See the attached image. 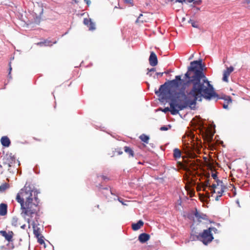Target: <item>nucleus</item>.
Wrapping results in <instances>:
<instances>
[{"label": "nucleus", "instance_id": "62", "mask_svg": "<svg viewBox=\"0 0 250 250\" xmlns=\"http://www.w3.org/2000/svg\"><path fill=\"white\" fill-rule=\"evenodd\" d=\"M142 16H143V15H142V14H141L140 15L139 17H142Z\"/></svg>", "mask_w": 250, "mask_h": 250}, {"label": "nucleus", "instance_id": "21", "mask_svg": "<svg viewBox=\"0 0 250 250\" xmlns=\"http://www.w3.org/2000/svg\"><path fill=\"white\" fill-rule=\"evenodd\" d=\"M139 139L143 142L148 144L149 140V137L145 134H142L139 136Z\"/></svg>", "mask_w": 250, "mask_h": 250}, {"label": "nucleus", "instance_id": "24", "mask_svg": "<svg viewBox=\"0 0 250 250\" xmlns=\"http://www.w3.org/2000/svg\"><path fill=\"white\" fill-rule=\"evenodd\" d=\"M188 22V23H191V24L193 27L196 28H199V26L198 24V23H197V22L194 21L193 20L190 19Z\"/></svg>", "mask_w": 250, "mask_h": 250}, {"label": "nucleus", "instance_id": "27", "mask_svg": "<svg viewBox=\"0 0 250 250\" xmlns=\"http://www.w3.org/2000/svg\"><path fill=\"white\" fill-rule=\"evenodd\" d=\"M171 128L170 125H163L160 127V130L162 131H167Z\"/></svg>", "mask_w": 250, "mask_h": 250}, {"label": "nucleus", "instance_id": "8", "mask_svg": "<svg viewBox=\"0 0 250 250\" xmlns=\"http://www.w3.org/2000/svg\"><path fill=\"white\" fill-rule=\"evenodd\" d=\"M3 160V164L8 165V167H10L13 163H15V157L14 155H12V153L9 155L6 154V156L4 157Z\"/></svg>", "mask_w": 250, "mask_h": 250}, {"label": "nucleus", "instance_id": "25", "mask_svg": "<svg viewBox=\"0 0 250 250\" xmlns=\"http://www.w3.org/2000/svg\"><path fill=\"white\" fill-rule=\"evenodd\" d=\"M8 187L9 185L6 183L2 184L0 186V192L4 191L7 188H8Z\"/></svg>", "mask_w": 250, "mask_h": 250}, {"label": "nucleus", "instance_id": "56", "mask_svg": "<svg viewBox=\"0 0 250 250\" xmlns=\"http://www.w3.org/2000/svg\"><path fill=\"white\" fill-rule=\"evenodd\" d=\"M236 191H234L233 192V196H235V195H236Z\"/></svg>", "mask_w": 250, "mask_h": 250}, {"label": "nucleus", "instance_id": "5", "mask_svg": "<svg viewBox=\"0 0 250 250\" xmlns=\"http://www.w3.org/2000/svg\"><path fill=\"white\" fill-rule=\"evenodd\" d=\"M167 98H169L170 99V102L169 103L170 107H166L164 109H162L161 111L166 113L167 112L169 111L170 113L173 115H176L179 113V111H180L178 108V97H166Z\"/></svg>", "mask_w": 250, "mask_h": 250}, {"label": "nucleus", "instance_id": "14", "mask_svg": "<svg viewBox=\"0 0 250 250\" xmlns=\"http://www.w3.org/2000/svg\"><path fill=\"white\" fill-rule=\"evenodd\" d=\"M7 213V205L4 203L0 204V215L4 216Z\"/></svg>", "mask_w": 250, "mask_h": 250}, {"label": "nucleus", "instance_id": "37", "mask_svg": "<svg viewBox=\"0 0 250 250\" xmlns=\"http://www.w3.org/2000/svg\"><path fill=\"white\" fill-rule=\"evenodd\" d=\"M209 174L208 173V175H207V180H206V182H205V184H206V186H208L209 185V180H208V178H209Z\"/></svg>", "mask_w": 250, "mask_h": 250}, {"label": "nucleus", "instance_id": "32", "mask_svg": "<svg viewBox=\"0 0 250 250\" xmlns=\"http://www.w3.org/2000/svg\"><path fill=\"white\" fill-rule=\"evenodd\" d=\"M208 229L210 231V233H211L212 231H213L215 233H218V229L214 227H209Z\"/></svg>", "mask_w": 250, "mask_h": 250}, {"label": "nucleus", "instance_id": "36", "mask_svg": "<svg viewBox=\"0 0 250 250\" xmlns=\"http://www.w3.org/2000/svg\"><path fill=\"white\" fill-rule=\"evenodd\" d=\"M37 208L38 209V211H37V213H35V214H36V217H35V219H36V220L37 222H38V219L39 218V215H38V211H39V208L38 207V205H37ZM33 216V214H32V217Z\"/></svg>", "mask_w": 250, "mask_h": 250}, {"label": "nucleus", "instance_id": "15", "mask_svg": "<svg viewBox=\"0 0 250 250\" xmlns=\"http://www.w3.org/2000/svg\"><path fill=\"white\" fill-rule=\"evenodd\" d=\"M144 225V222L142 220H139L137 223H132V229L133 230L139 229Z\"/></svg>", "mask_w": 250, "mask_h": 250}, {"label": "nucleus", "instance_id": "13", "mask_svg": "<svg viewBox=\"0 0 250 250\" xmlns=\"http://www.w3.org/2000/svg\"><path fill=\"white\" fill-rule=\"evenodd\" d=\"M1 144L4 147H9L11 144V141L7 136H4L0 139Z\"/></svg>", "mask_w": 250, "mask_h": 250}, {"label": "nucleus", "instance_id": "58", "mask_svg": "<svg viewBox=\"0 0 250 250\" xmlns=\"http://www.w3.org/2000/svg\"><path fill=\"white\" fill-rule=\"evenodd\" d=\"M118 153H119V154H122L123 153V152L122 151H121V152H119Z\"/></svg>", "mask_w": 250, "mask_h": 250}, {"label": "nucleus", "instance_id": "52", "mask_svg": "<svg viewBox=\"0 0 250 250\" xmlns=\"http://www.w3.org/2000/svg\"><path fill=\"white\" fill-rule=\"evenodd\" d=\"M195 0H187V1L188 2V3H191L192 2H194Z\"/></svg>", "mask_w": 250, "mask_h": 250}, {"label": "nucleus", "instance_id": "20", "mask_svg": "<svg viewBox=\"0 0 250 250\" xmlns=\"http://www.w3.org/2000/svg\"><path fill=\"white\" fill-rule=\"evenodd\" d=\"M173 157L175 159H179L181 157V153L179 149L176 148L173 150Z\"/></svg>", "mask_w": 250, "mask_h": 250}, {"label": "nucleus", "instance_id": "50", "mask_svg": "<svg viewBox=\"0 0 250 250\" xmlns=\"http://www.w3.org/2000/svg\"><path fill=\"white\" fill-rule=\"evenodd\" d=\"M86 2L87 5H89L91 3L90 0H86Z\"/></svg>", "mask_w": 250, "mask_h": 250}, {"label": "nucleus", "instance_id": "31", "mask_svg": "<svg viewBox=\"0 0 250 250\" xmlns=\"http://www.w3.org/2000/svg\"><path fill=\"white\" fill-rule=\"evenodd\" d=\"M91 21V19H88L87 18H84L83 20V23L87 25L88 27V25H89V23H90V21Z\"/></svg>", "mask_w": 250, "mask_h": 250}, {"label": "nucleus", "instance_id": "53", "mask_svg": "<svg viewBox=\"0 0 250 250\" xmlns=\"http://www.w3.org/2000/svg\"><path fill=\"white\" fill-rule=\"evenodd\" d=\"M211 190H212L211 192H212V193H215V189H212Z\"/></svg>", "mask_w": 250, "mask_h": 250}, {"label": "nucleus", "instance_id": "51", "mask_svg": "<svg viewBox=\"0 0 250 250\" xmlns=\"http://www.w3.org/2000/svg\"><path fill=\"white\" fill-rule=\"evenodd\" d=\"M25 227H26V225L25 224H24L23 225H22L21 228L22 229H25Z\"/></svg>", "mask_w": 250, "mask_h": 250}, {"label": "nucleus", "instance_id": "1", "mask_svg": "<svg viewBox=\"0 0 250 250\" xmlns=\"http://www.w3.org/2000/svg\"><path fill=\"white\" fill-rule=\"evenodd\" d=\"M205 67L201 59L190 62L184 76L187 82L184 83L183 87H181L179 93H177L180 95V98L178 99L180 110L188 106L191 109L195 108L199 97L197 92L207 101H211L217 96L209 86V81L204 72Z\"/></svg>", "mask_w": 250, "mask_h": 250}, {"label": "nucleus", "instance_id": "29", "mask_svg": "<svg viewBox=\"0 0 250 250\" xmlns=\"http://www.w3.org/2000/svg\"><path fill=\"white\" fill-rule=\"evenodd\" d=\"M148 72L146 73L147 75H148L149 77L152 76V73L151 72H153L154 71H155L156 69L155 68H151L150 69L147 68Z\"/></svg>", "mask_w": 250, "mask_h": 250}, {"label": "nucleus", "instance_id": "42", "mask_svg": "<svg viewBox=\"0 0 250 250\" xmlns=\"http://www.w3.org/2000/svg\"><path fill=\"white\" fill-rule=\"evenodd\" d=\"M216 182H217V185H220V184H223V182L218 179H217L215 180Z\"/></svg>", "mask_w": 250, "mask_h": 250}, {"label": "nucleus", "instance_id": "10", "mask_svg": "<svg viewBox=\"0 0 250 250\" xmlns=\"http://www.w3.org/2000/svg\"><path fill=\"white\" fill-rule=\"evenodd\" d=\"M233 67L230 66L229 67H227V69L224 71L222 79L224 82H228V78L230 74L233 71Z\"/></svg>", "mask_w": 250, "mask_h": 250}, {"label": "nucleus", "instance_id": "40", "mask_svg": "<svg viewBox=\"0 0 250 250\" xmlns=\"http://www.w3.org/2000/svg\"><path fill=\"white\" fill-rule=\"evenodd\" d=\"M9 73H8V75L10 76V73H11V72L12 71V67H11V62H9Z\"/></svg>", "mask_w": 250, "mask_h": 250}, {"label": "nucleus", "instance_id": "12", "mask_svg": "<svg viewBox=\"0 0 250 250\" xmlns=\"http://www.w3.org/2000/svg\"><path fill=\"white\" fill-rule=\"evenodd\" d=\"M149 239L150 235L146 233H142L138 237V240L141 243L146 242Z\"/></svg>", "mask_w": 250, "mask_h": 250}, {"label": "nucleus", "instance_id": "30", "mask_svg": "<svg viewBox=\"0 0 250 250\" xmlns=\"http://www.w3.org/2000/svg\"><path fill=\"white\" fill-rule=\"evenodd\" d=\"M221 189L217 192V193L219 195H222L223 193L224 192V189L226 188V186L223 185H221Z\"/></svg>", "mask_w": 250, "mask_h": 250}, {"label": "nucleus", "instance_id": "47", "mask_svg": "<svg viewBox=\"0 0 250 250\" xmlns=\"http://www.w3.org/2000/svg\"><path fill=\"white\" fill-rule=\"evenodd\" d=\"M171 71L170 70H167L166 71H165L164 73L166 74H169V73H170Z\"/></svg>", "mask_w": 250, "mask_h": 250}, {"label": "nucleus", "instance_id": "35", "mask_svg": "<svg viewBox=\"0 0 250 250\" xmlns=\"http://www.w3.org/2000/svg\"><path fill=\"white\" fill-rule=\"evenodd\" d=\"M202 0H195L193 2V4L199 5L202 3Z\"/></svg>", "mask_w": 250, "mask_h": 250}, {"label": "nucleus", "instance_id": "59", "mask_svg": "<svg viewBox=\"0 0 250 250\" xmlns=\"http://www.w3.org/2000/svg\"><path fill=\"white\" fill-rule=\"evenodd\" d=\"M237 204H238V206L240 207L239 203V201H237Z\"/></svg>", "mask_w": 250, "mask_h": 250}, {"label": "nucleus", "instance_id": "6", "mask_svg": "<svg viewBox=\"0 0 250 250\" xmlns=\"http://www.w3.org/2000/svg\"><path fill=\"white\" fill-rule=\"evenodd\" d=\"M198 237L200 238V241L205 245H208L213 239V235L208 229L204 230L202 233H199Z\"/></svg>", "mask_w": 250, "mask_h": 250}, {"label": "nucleus", "instance_id": "22", "mask_svg": "<svg viewBox=\"0 0 250 250\" xmlns=\"http://www.w3.org/2000/svg\"><path fill=\"white\" fill-rule=\"evenodd\" d=\"M18 218L16 217V216H14L12 218V221H11V225L13 226H14L15 227H17L18 226Z\"/></svg>", "mask_w": 250, "mask_h": 250}, {"label": "nucleus", "instance_id": "41", "mask_svg": "<svg viewBox=\"0 0 250 250\" xmlns=\"http://www.w3.org/2000/svg\"><path fill=\"white\" fill-rule=\"evenodd\" d=\"M163 74H164V72H156L155 74L157 76V77H162L163 75Z\"/></svg>", "mask_w": 250, "mask_h": 250}, {"label": "nucleus", "instance_id": "63", "mask_svg": "<svg viewBox=\"0 0 250 250\" xmlns=\"http://www.w3.org/2000/svg\"><path fill=\"white\" fill-rule=\"evenodd\" d=\"M2 167V166H1V165L0 164V167Z\"/></svg>", "mask_w": 250, "mask_h": 250}, {"label": "nucleus", "instance_id": "61", "mask_svg": "<svg viewBox=\"0 0 250 250\" xmlns=\"http://www.w3.org/2000/svg\"><path fill=\"white\" fill-rule=\"evenodd\" d=\"M29 221H30V219H28L27 220V222L29 223Z\"/></svg>", "mask_w": 250, "mask_h": 250}, {"label": "nucleus", "instance_id": "39", "mask_svg": "<svg viewBox=\"0 0 250 250\" xmlns=\"http://www.w3.org/2000/svg\"><path fill=\"white\" fill-rule=\"evenodd\" d=\"M211 176L215 180L218 179L217 173H212L211 174Z\"/></svg>", "mask_w": 250, "mask_h": 250}, {"label": "nucleus", "instance_id": "45", "mask_svg": "<svg viewBox=\"0 0 250 250\" xmlns=\"http://www.w3.org/2000/svg\"><path fill=\"white\" fill-rule=\"evenodd\" d=\"M191 6L193 8H195L196 11L200 10V8L198 7H195L194 5H191Z\"/></svg>", "mask_w": 250, "mask_h": 250}, {"label": "nucleus", "instance_id": "44", "mask_svg": "<svg viewBox=\"0 0 250 250\" xmlns=\"http://www.w3.org/2000/svg\"><path fill=\"white\" fill-rule=\"evenodd\" d=\"M186 0H175V2H180V3H183L184 2H186Z\"/></svg>", "mask_w": 250, "mask_h": 250}, {"label": "nucleus", "instance_id": "43", "mask_svg": "<svg viewBox=\"0 0 250 250\" xmlns=\"http://www.w3.org/2000/svg\"><path fill=\"white\" fill-rule=\"evenodd\" d=\"M196 93L198 95V96H199V97H198L199 98H198L197 101H198L199 102H201L202 101V98H203V97L202 96H200V95L199 93H198L197 92Z\"/></svg>", "mask_w": 250, "mask_h": 250}, {"label": "nucleus", "instance_id": "26", "mask_svg": "<svg viewBox=\"0 0 250 250\" xmlns=\"http://www.w3.org/2000/svg\"><path fill=\"white\" fill-rule=\"evenodd\" d=\"M89 30H93L95 29V23L92 22V21H90V23H89V25H88L87 27Z\"/></svg>", "mask_w": 250, "mask_h": 250}, {"label": "nucleus", "instance_id": "34", "mask_svg": "<svg viewBox=\"0 0 250 250\" xmlns=\"http://www.w3.org/2000/svg\"><path fill=\"white\" fill-rule=\"evenodd\" d=\"M243 4H247V7L248 8H250V0H245L243 2Z\"/></svg>", "mask_w": 250, "mask_h": 250}, {"label": "nucleus", "instance_id": "4", "mask_svg": "<svg viewBox=\"0 0 250 250\" xmlns=\"http://www.w3.org/2000/svg\"><path fill=\"white\" fill-rule=\"evenodd\" d=\"M98 178H101L103 181L101 183L96 185V187L98 188L99 191L101 192L102 194L107 199V192H109L111 195H115L114 190H112L110 187H104V181H108L109 178L104 175H97Z\"/></svg>", "mask_w": 250, "mask_h": 250}, {"label": "nucleus", "instance_id": "57", "mask_svg": "<svg viewBox=\"0 0 250 250\" xmlns=\"http://www.w3.org/2000/svg\"><path fill=\"white\" fill-rule=\"evenodd\" d=\"M216 225L218 226H220V223H216Z\"/></svg>", "mask_w": 250, "mask_h": 250}, {"label": "nucleus", "instance_id": "33", "mask_svg": "<svg viewBox=\"0 0 250 250\" xmlns=\"http://www.w3.org/2000/svg\"><path fill=\"white\" fill-rule=\"evenodd\" d=\"M125 3L126 4H129L131 6L133 5V0H124Z\"/></svg>", "mask_w": 250, "mask_h": 250}, {"label": "nucleus", "instance_id": "48", "mask_svg": "<svg viewBox=\"0 0 250 250\" xmlns=\"http://www.w3.org/2000/svg\"><path fill=\"white\" fill-rule=\"evenodd\" d=\"M223 108H225V109H227L228 108V104H224Z\"/></svg>", "mask_w": 250, "mask_h": 250}, {"label": "nucleus", "instance_id": "60", "mask_svg": "<svg viewBox=\"0 0 250 250\" xmlns=\"http://www.w3.org/2000/svg\"><path fill=\"white\" fill-rule=\"evenodd\" d=\"M138 163L139 164H142V163H141V162H139Z\"/></svg>", "mask_w": 250, "mask_h": 250}, {"label": "nucleus", "instance_id": "16", "mask_svg": "<svg viewBox=\"0 0 250 250\" xmlns=\"http://www.w3.org/2000/svg\"><path fill=\"white\" fill-rule=\"evenodd\" d=\"M32 225H33V228L34 234L35 235L36 237H38L41 235H42L40 232V228L36 226V224L34 222L33 223Z\"/></svg>", "mask_w": 250, "mask_h": 250}, {"label": "nucleus", "instance_id": "7", "mask_svg": "<svg viewBox=\"0 0 250 250\" xmlns=\"http://www.w3.org/2000/svg\"><path fill=\"white\" fill-rule=\"evenodd\" d=\"M209 86H210L209 87H211V88L213 89V92L215 93V94H216V95H217L216 96L213 97L212 100H214L215 102H217L219 99H222V100H224L225 101H227L228 103H229V102H231L232 100H231L230 96H226L225 95H223L222 96H220L218 94H217L216 92L213 85L210 83V81H209Z\"/></svg>", "mask_w": 250, "mask_h": 250}, {"label": "nucleus", "instance_id": "11", "mask_svg": "<svg viewBox=\"0 0 250 250\" xmlns=\"http://www.w3.org/2000/svg\"><path fill=\"white\" fill-rule=\"evenodd\" d=\"M0 234L3 236L5 239L8 242L12 241V237L14 235V233L12 231H9L8 233H7L5 230L0 231Z\"/></svg>", "mask_w": 250, "mask_h": 250}, {"label": "nucleus", "instance_id": "23", "mask_svg": "<svg viewBox=\"0 0 250 250\" xmlns=\"http://www.w3.org/2000/svg\"><path fill=\"white\" fill-rule=\"evenodd\" d=\"M36 238L38 239V242L41 245H44V247H45L44 237L42 235H41L40 236Z\"/></svg>", "mask_w": 250, "mask_h": 250}, {"label": "nucleus", "instance_id": "18", "mask_svg": "<svg viewBox=\"0 0 250 250\" xmlns=\"http://www.w3.org/2000/svg\"><path fill=\"white\" fill-rule=\"evenodd\" d=\"M56 42V41H54L52 42L51 41L46 40L44 42H41L38 43V44L40 46H51L53 43H55Z\"/></svg>", "mask_w": 250, "mask_h": 250}, {"label": "nucleus", "instance_id": "19", "mask_svg": "<svg viewBox=\"0 0 250 250\" xmlns=\"http://www.w3.org/2000/svg\"><path fill=\"white\" fill-rule=\"evenodd\" d=\"M124 151L125 153H127L129 155V157H134V153L133 150L129 146H125L124 147Z\"/></svg>", "mask_w": 250, "mask_h": 250}, {"label": "nucleus", "instance_id": "38", "mask_svg": "<svg viewBox=\"0 0 250 250\" xmlns=\"http://www.w3.org/2000/svg\"><path fill=\"white\" fill-rule=\"evenodd\" d=\"M115 194H116L115 193ZM114 195L116 196V197L117 198L118 200L120 203H121L123 205H125L124 203L123 202L124 199L123 198H120V197H118L117 196H116V195Z\"/></svg>", "mask_w": 250, "mask_h": 250}, {"label": "nucleus", "instance_id": "46", "mask_svg": "<svg viewBox=\"0 0 250 250\" xmlns=\"http://www.w3.org/2000/svg\"><path fill=\"white\" fill-rule=\"evenodd\" d=\"M221 197V195H219L218 196H217L215 198V200L216 201H218L219 199V198Z\"/></svg>", "mask_w": 250, "mask_h": 250}, {"label": "nucleus", "instance_id": "28", "mask_svg": "<svg viewBox=\"0 0 250 250\" xmlns=\"http://www.w3.org/2000/svg\"><path fill=\"white\" fill-rule=\"evenodd\" d=\"M197 237H198V235L191 234L190 237V239L192 241H194L196 240H198L200 241V238Z\"/></svg>", "mask_w": 250, "mask_h": 250}, {"label": "nucleus", "instance_id": "54", "mask_svg": "<svg viewBox=\"0 0 250 250\" xmlns=\"http://www.w3.org/2000/svg\"><path fill=\"white\" fill-rule=\"evenodd\" d=\"M8 77L9 78V79H12V76H11V75H10V76H9V75H8Z\"/></svg>", "mask_w": 250, "mask_h": 250}, {"label": "nucleus", "instance_id": "55", "mask_svg": "<svg viewBox=\"0 0 250 250\" xmlns=\"http://www.w3.org/2000/svg\"><path fill=\"white\" fill-rule=\"evenodd\" d=\"M149 145H150V146H151L152 147H154V145H153V144H149Z\"/></svg>", "mask_w": 250, "mask_h": 250}, {"label": "nucleus", "instance_id": "17", "mask_svg": "<svg viewBox=\"0 0 250 250\" xmlns=\"http://www.w3.org/2000/svg\"><path fill=\"white\" fill-rule=\"evenodd\" d=\"M194 215L198 219H202L204 220H207V216L205 214L199 212L196 209L194 212Z\"/></svg>", "mask_w": 250, "mask_h": 250}, {"label": "nucleus", "instance_id": "9", "mask_svg": "<svg viewBox=\"0 0 250 250\" xmlns=\"http://www.w3.org/2000/svg\"><path fill=\"white\" fill-rule=\"evenodd\" d=\"M149 62L150 65L152 66H155L158 63L157 56L153 51L150 52V54L149 57Z\"/></svg>", "mask_w": 250, "mask_h": 250}, {"label": "nucleus", "instance_id": "2", "mask_svg": "<svg viewBox=\"0 0 250 250\" xmlns=\"http://www.w3.org/2000/svg\"><path fill=\"white\" fill-rule=\"evenodd\" d=\"M39 193L37 189H32L30 186H27V183L21 189L17 195L16 200L21 205V214L32 217L33 214L37 213V205L40 201L38 197Z\"/></svg>", "mask_w": 250, "mask_h": 250}, {"label": "nucleus", "instance_id": "3", "mask_svg": "<svg viewBox=\"0 0 250 250\" xmlns=\"http://www.w3.org/2000/svg\"><path fill=\"white\" fill-rule=\"evenodd\" d=\"M184 83L185 82L183 79H181V76L177 75L175 76V79L168 81L163 84L161 85L158 90H155V93L159 96H162V99H166V96L167 95H169V97H178L179 99L180 98V95L177 93H179V92L176 90L170 89V88H178L180 85H182V87H183Z\"/></svg>", "mask_w": 250, "mask_h": 250}, {"label": "nucleus", "instance_id": "49", "mask_svg": "<svg viewBox=\"0 0 250 250\" xmlns=\"http://www.w3.org/2000/svg\"><path fill=\"white\" fill-rule=\"evenodd\" d=\"M216 188V185L215 184H212L211 186L212 189H215Z\"/></svg>", "mask_w": 250, "mask_h": 250}]
</instances>
